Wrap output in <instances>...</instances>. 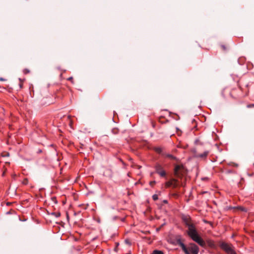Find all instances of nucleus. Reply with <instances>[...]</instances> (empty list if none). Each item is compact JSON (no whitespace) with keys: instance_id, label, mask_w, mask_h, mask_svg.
I'll use <instances>...</instances> for the list:
<instances>
[{"instance_id":"obj_14","label":"nucleus","mask_w":254,"mask_h":254,"mask_svg":"<svg viewBox=\"0 0 254 254\" xmlns=\"http://www.w3.org/2000/svg\"><path fill=\"white\" fill-rule=\"evenodd\" d=\"M221 47L223 51H226L228 49V47L224 45H221Z\"/></svg>"},{"instance_id":"obj_25","label":"nucleus","mask_w":254,"mask_h":254,"mask_svg":"<svg viewBox=\"0 0 254 254\" xmlns=\"http://www.w3.org/2000/svg\"><path fill=\"white\" fill-rule=\"evenodd\" d=\"M176 129H177V131L178 134L179 135H180V133H179V132H181V131L180 130V129L178 127L176 128Z\"/></svg>"},{"instance_id":"obj_20","label":"nucleus","mask_w":254,"mask_h":254,"mask_svg":"<svg viewBox=\"0 0 254 254\" xmlns=\"http://www.w3.org/2000/svg\"><path fill=\"white\" fill-rule=\"evenodd\" d=\"M168 156L169 157H170V158L173 159H176V157H174V156H173V155H168Z\"/></svg>"},{"instance_id":"obj_28","label":"nucleus","mask_w":254,"mask_h":254,"mask_svg":"<svg viewBox=\"0 0 254 254\" xmlns=\"http://www.w3.org/2000/svg\"><path fill=\"white\" fill-rule=\"evenodd\" d=\"M157 151L158 152H160V151H161V149L160 148H158L157 149Z\"/></svg>"},{"instance_id":"obj_26","label":"nucleus","mask_w":254,"mask_h":254,"mask_svg":"<svg viewBox=\"0 0 254 254\" xmlns=\"http://www.w3.org/2000/svg\"><path fill=\"white\" fill-rule=\"evenodd\" d=\"M0 81H4V80H5V79H4V78H2V77H0Z\"/></svg>"},{"instance_id":"obj_5","label":"nucleus","mask_w":254,"mask_h":254,"mask_svg":"<svg viewBox=\"0 0 254 254\" xmlns=\"http://www.w3.org/2000/svg\"><path fill=\"white\" fill-rule=\"evenodd\" d=\"M189 252H191L192 254H198L199 252L198 247L194 244H190L188 248Z\"/></svg>"},{"instance_id":"obj_22","label":"nucleus","mask_w":254,"mask_h":254,"mask_svg":"<svg viewBox=\"0 0 254 254\" xmlns=\"http://www.w3.org/2000/svg\"><path fill=\"white\" fill-rule=\"evenodd\" d=\"M155 183H156L155 181H151L150 182V185L151 186H153L154 184H155Z\"/></svg>"},{"instance_id":"obj_17","label":"nucleus","mask_w":254,"mask_h":254,"mask_svg":"<svg viewBox=\"0 0 254 254\" xmlns=\"http://www.w3.org/2000/svg\"><path fill=\"white\" fill-rule=\"evenodd\" d=\"M23 72L25 74L26 73H29L30 72V70L28 69H25L24 70H23Z\"/></svg>"},{"instance_id":"obj_4","label":"nucleus","mask_w":254,"mask_h":254,"mask_svg":"<svg viewBox=\"0 0 254 254\" xmlns=\"http://www.w3.org/2000/svg\"><path fill=\"white\" fill-rule=\"evenodd\" d=\"M177 244L179 245L186 254H190L188 248L183 243L181 236H177L176 237Z\"/></svg>"},{"instance_id":"obj_13","label":"nucleus","mask_w":254,"mask_h":254,"mask_svg":"<svg viewBox=\"0 0 254 254\" xmlns=\"http://www.w3.org/2000/svg\"><path fill=\"white\" fill-rule=\"evenodd\" d=\"M52 215L56 216V217H59L61 215V213L60 212H53L52 213Z\"/></svg>"},{"instance_id":"obj_9","label":"nucleus","mask_w":254,"mask_h":254,"mask_svg":"<svg viewBox=\"0 0 254 254\" xmlns=\"http://www.w3.org/2000/svg\"><path fill=\"white\" fill-rule=\"evenodd\" d=\"M205 243V245L207 244L209 247L211 248H213L214 247V242L210 239H207L206 240V242L204 241Z\"/></svg>"},{"instance_id":"obj_8","label":"nucleus","mask_w":254,"mask_h":254,"mask_svg":"<svg viewBox=\"0 0 254 254\" xmlns=\"http://www.w3.org/2000/svg\"><path fill=\"white\" fill-rule=\"evenodd\" d=\"M104 175L107 177L111 178L113 175L112 171L110 169H107L104 172Z\"/></svg>"},{"instance_id":"obj_21","label":"nucleus","mask_w":254,"mask_h":254,"mask_svg":"<svg viewBox=\"0 0 254 254\" xmlns=\"http://www.w3.org/2000/svg\"><path fill=\"white\" fill-rule=\"evenodd\" d=\"M233 173V171L232 170H227L226 172V174H230V173Z\"/></svg>"},{"instance_id":"obj_18","label":"nucleus","mask_w":254,"mask_h":254,"mask_svg":"<svg viewBox=\"0 0 254 254\" xmlns=\"http://www.w3.org/2000/svg\"><path fill=\"white\" fill-rule=\"evenodd\" d=\"M247 107L249 108L254 107V104H251L248 105Z\"/></svg>"},{"instance_id":"obj_1","label":"nucleus","mask_w":254,"mask_h":254,"mask_svg":"<svg viewBox=\"0 0 254 254\" xmlns=\"http://www.w3.org/2000/svg\"><path fill=\"white\" fill-rule=\"evenodd\" d=\"M182 219L185 225L188 227V235L196 243L202 247H205V243L198 235L194 224L190 217L188 215H183Z\"/></svg>"},{"instance_id":"obj_7","label":"nucleus","mask_w":254,"mask_h":254,"mask_svg":"<svg viewBox=\"0 0 254 254\" xmlns=\"http://www.w3.org/2000/svg\"><path fill=\"white\" fill-rule=\"evenodd\" d=\"M209 152L208 151H205L202 153H199L196 152L194 154V156L196 158H201L202 159L205 158L208 154Z\"/></svg>"},{"instance_id":"obj_30","label":"nucleus","mask_w":254,"mask_h":254,"mask_svg":"<svg viewBox=\"0 0 254 254\" xmlns=\"http://www.w3.org/2000/svg\"><path fill=\"white\" fill-rule=\"evenodd\" d=\"M41 152H42V150H39L38 151V153H41Z\"/></svg>"},{"instance_id":"obj_3","label":"nucleus","mask_w":254,"mask_h":254,"mask_svg":"<svg viewBox=\"0 0 254 254\" xmlns=\"http://www.w3.org/2000/svg\"><path fill=\"white\" fill-rule=\"evenodd\" d=\"M185 173L184 167L181 165H176L174 169V174L176 177L181 178Z\"/></svg>"},{"instance_id":"obj_16","label":"nucleus","mask_w":254,"mask_h":254,"mask_svg":"<svg viewBox=\"0 0 254 254\" xmlns=\"http://www.w3.org/2000/svg\"><path fill=\"white\" fill-rule=\"evenodd\" d=\"M152 198L154 200H156L158 199V195L157 194H154L152 196Z\"/></svg>"},{"instance_id":"obj_24","label":"nucleus","mask_w":254,"mask_h":254,"mask_svg":"<svg viewBox=\"0 0 254 254\" xmlns=\"http://www.w3.org/2000/svg\"><path fill=\"white\" fill-rule=\"evenodd\" d=\"M19 80L20 81L21 83H20L19 84V86H20V87L21 88L22 87V80L20 78L19 79Z\"/></svg>"},{"instance_id":"obj_31","label":"nucleus","mask_w":254,"mask_h":254,"mask_svg":"<svg viewBox=\"0 0 254 254\" xmlns=\"http://www.w3.org/2000/svg\"><path fill=\"white\" fill-rule=\"evenodd\" d=\"M241 210H242V211H245V209H244V208H242V209H241Z\"/></svg>"},{"instance_id":"obj_27","label":"nucleus","mask_w":254,"mask_h":254,"mask_svg":"<svg viewBox=\"0 0 254 254\" xmlns=\"http://www.w3.org/2000/svg\"><path fill=\"white\" fill-rule=\"evenodd\" d=\"M163 202H164V203H168V201H167V200H164L163 201Z\"/></svg>"},{"instance_id":"obj_2","label":"nucleus","mask_w":254,"mask_h":254,"mask_svg":"<svg viewBox=\"0 0 254 254\" xmlns=\"http://www.w3.org/2000/svg\"><path fill=\"white\" fill-rule=\"evenodd\" d=\"M219 246L221 249L224 251L227 254H236L234 246L230 243H227L224 242H220Z\"/></svg>"},{"instance_id":"obj_6","label":"nucleus","mask_w":254,"mask_h":254,"mask_svg":"<svg viewBox=\"0 0 254 254\" xmlns=\"http://www.w3.org/2000/svg\"><path fill=\"white\" fill-rule=\"evenodd\" d=\"M156 171L162 177H164L166 175L165 171L163 169L162 167L159 164H157L156 166Z\"/></svg>"},{"instance_id":"obj_15","label":"nucleus","mask_w":254,"mask_h":254,"mask_svg":"<svg viewBox=\"0 0 254 254\" xmlns=\"http://www.w3.org/2000/svg\"><path fill=\"white\" fill-rule=\"evenodd\" d=\"M112 132L114 133V134H117L118 133V129L117 128H113L112 129Z\"/></svg>"},{"instance_id":"obj_10","label":"nucleus","mask_w":254,"mask_h":254,"mask_svg":"<svg viewBox=\"0 0 254 254\" xmlns=\"http://www.w3.org/2000/svg\"><path fill=\"white\" fill-rule=\"evenodd\" d=\"M172 181H176L175 179H172L170 180V181L167 182L165 184V186L167 188L170 187L172 186V185H173V182Z\"/></svg>"},{"instance_id":"obj_29","label":"nucleus","mask_w":254,"mask_h":254,"mask_svg":"<svg viewBox=\"0 0 254 254\" xmlns=\"http://www.w3.org/2000/svg\"><path fill=\"white\" fill-rule=\"evenodd\" d=\"M126 242L128 244H130L129 242L127 240H126Z\"/></svg>"},{"instance_id":"obj_23","label":"nucleus","mask_w":254,"mask_h":254,"mask_svg":"<svg viewBox=\"0 0 254 254\" xmlns=\"http://www.w3.org/2000/svg\"><path fill=\"white\" fill-rule=\"evenodd\" d=\"M23 183L24 184L26 185V184L28 183V180H27V179H24V181H23Z\"/></svg>"},{"instance_id":"obj_12","label":"nucleus","mask_w":254,"mask_h":254,"mask_svg":"<svg viewBox=\"0 0 254 254\" xmlns=\"http://www.w3.org/2000/svg\"><path fill=\"white\" fill-rule=\"evenodd\" d=\"M151 254H164L163 252L161 251L154 250Z\"/></svg>"},{"instance_id":"obj_11","label":"nucleus","mask_w":254,"mask_h":254,"mask_svg":"<svg viewBox=\"0 0 254 254\" xmlns=\"http://www.w3.org/2000/svg\"><path fill=\"white\" fill-rule=\"evenodd\" d=\"M173 182V185H172V186L173 187V188H176L178 186V181L176 179V181H172Z\"/></svg>"},{"instance_id":"obj_19","label":"nucleus","mask_w":254,"mask_h":254,"mask_svg":"<svg viewBox=\"0 0 254 254\" xmlns=\"http://www.w3.org/2000/svg\"><path fill=\"white\" fill-rule=\"evenodd\" d=\"M67 80H69V81H71L72 83H74L73 81V77H69L67 79Z\"/></svg>"}]
</instances>
